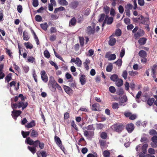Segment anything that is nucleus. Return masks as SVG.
Masks as SVG:
<instances>
[{
	"label": "nucleus",
	"mask_w": 157,
	"mask_h": 157,
	"mask_svg": "<svg viewBox=\"0 0 157 157\" xmlns=\"http://www.w3.org/2000/svg\"><path fill=\"white\" fill-rule=\"evenodd\" d=\"M57 83L55 82L54 78L51 76L50 78V80L49 82L48 85L49 87L52 91H54L56 90L55 88V86L56 85V83Z\"/></svg>",
	"instance_id": "nucleus-1"
},
{
	"label": "nucleus",
	"mask_w": 157,
	"mask_h": 157,
	"mask_svg": "<svg viewBox=\"0 0 157 157\" xmlns=\"http://www.w3.org/2000/svg\"><path fill=\"white\" fill-rule=\"evenodd\" d=\"M111 128L113 131L117 132H121L123 128V126L121 124H116L112 125Z\"/></svg>",
	"instance_id": "nucleus-2"
},
{
	"label": "nucleus",
	"mask_w": 157,
	"mask_h": 157,
	"mask_svg": "<svg viewBox=\"0 0 157 157\" xmlns=\"http://www.w3.org/2000/svg\"><path fill=\"white\" fill-rule=\"evenodd\" d=\"M95 25L94 24L92 25V26H88L86 29V32L89 34H93L95 33L94 26Z\"/></svg>",
	"instance_id": "nucleus-3"
},
{
	"label": "nucleus",
	"mask_w": 157,
	"mask_h": 157,
	"mask_svg": "<svg viewBox=\"0 0 157 157\" xmlns=\"http://www.w3.org/2000/svg\"><path fill=\"white\" fill-rule=\"evenodd\" d=\"M71 63H75L78 67H81L82 64V61L78 58H76V59L72 58L71 60Z\"/></svg>",
	"instance_id": "nucleus-4"
},
{
	"label": "nucleus",
	"mask_w": 157,
	"mask_h": 157,
	"mask_svg": "<svg viewBox=\"0 0 157 157\" xmlns=\"http://www.w3.org/2000/svg\"><path fill=\"white\" fill-rule=\"evenodd\" d=\"M113 21V18L112 17H108L107 16H106L105 19L104 21L103 26L106 23L108 25H110L112 23Z\"/></svg>",
	"instance_id": "nucleus-5"
},
{
	"label": "nucleus",
	"mask_w": 157,
	"mask_h": 157,
	"mask_svg": "<svg viewBox=\"0 0 157 157\" xmlns=\"http://www.w3.org/2000/svg\"><path fill=\"white\" fill-rule=\"evenodd\" d=\"M40 75L42 80L44 82H47L48 81V77L45 71H41Z\"/></svg>",
	"instance_id": "nucleus-6"
},
{
	"label": "nucleus",
	"mask_w": 157,
	"mask_h": 157,
	"mask_svg": "<svg viewBox=\"0 0 157 157\" xmlns=\"http://www.w3.org/2000/svg\"><path fill=\"white\" fill-rule=\"evenodd\" d=\"M20 110H13L12 111V116L13 118L16 120L17 117L21 113Z\"/></svg>",
	"instance_id": "nucleus-7"
},
{
	"label": "nucleus",
	"mask_w": 157,
	"mask_h": 157,
	"mask_svg": "<svg viewBox=\"0 0 157 157\" xmlns=\"http://www.w3.org/2000/svg\"><path fill=\"white\" fill-rule=\"evenodd\" d=\"M152 142L151 143L152 147H157V136H153L151 138Z\"/></svg>",
	"instance_id": "nucleus-8"
},
{
	"label": "nucleus",
	"mask_w": 157,
	"mask_h": 157,
	"mask_svg": "<svg viewBox=\"0 0 157 157\" xmlns=\"http://www.w3.org/2000/svg\"><path fill=\"white\" fill-rule=\"evenodd\" d=\"M105 57L108 59L109 60H114L116 58V55L115 54H110L109 53H108L105 54Z\"/></svg>",
	"instance_id": "nucleus-9"
},
{
	"label": "nucleus",
	"mask_w": 157,
	"mask_h": 157,
	"mask_svg": "<svg viewBox=\"0 0 157 157\" xmlns=\"http://www.w3.org/2000/svg\"><path fill=\"white\" fill-rule=\"evenodd\" d=\"M55 139L56 144L60 147V149H62V151H64L63 150V146L62 145L61 141L60 140V138L57 136H55Z\"/></svg>",
	"instance_id": "nucleus-10"
},
{
	"label": "nucleus",
	"mask_w": 157,
	"mask_h": 157,
	"mask_svg": "<svg viewBox=\"0 0 157 157\" xmlns=\"http://www.w3.org/2000/svg\"><path fill=\"white\" fill-rule=\"evenodd\" d=\"M126 128L128 132L131 133L134 129V125L132 123L128 124L126 125Z\"/></svg>",
	"instance_id": "nucleus-11"
},
{
	"label": "nucleus",
	"mask_w": 157,
	"mask_h": 157,
	"mask_svg": "<svg viewBox=\"0 0 157 157\" xmlns=\"http://www.w3.org/2000/svg\"><path fill=\"white\" fill-rule=\"evenodd\" d=\"M140 21V22L143 24H146L147 22L148 21V18H144L142 16H140V17L138 18L137 21Z\"/></svg>",
	"instance_id": "nucleus-12"
},
{
	"label": "nucleus",
	"mask_w": 157,
	"mask_h": 157,
	"mask_svg": "<svg viewBox=\"0 0 157 157\" xmlns=\"http://www.w3.org/2000/svg\"><path fill=\"white\" fill-rule=\"evenodd\" d=\"M157 68V66L156 65H154L151 67V75L154 78L155 77V73Z\"/></svg>",
	"instance_id": "nucleus-13"
},
{
	"label": "nucleus",
	"mask_w": 157,
	"mask_h": 157,
	"mask_svg": "<svg viewBox=\"0 0 157 157\" xmlns=\"http://www.w3.org/2000/svg\"><path fill=\"white\" fill-rule=\"evenodd\" d=\"M18 108L22 107V109L23 110L28 105V103L27 102H24L23 101H20L18 103Z\"/></svg>",
	"instance_id": "nucleus-14"
},
{
	"label": "nucleus",
	"mask_w": 157,
	"mask_h": 157,
	"mask_svg": "<svg viewBox=\"0 0 157 157\" xmlns=\"http://www.w3.org/2000/svg\"><path fill=\"white\" fill-rule=\"evenodd\" d=\"M144 34V31L140 29L139 30L137 33L135 34V36L136 38H138L140 36H143Z\"/></svg>",
	"instance_id": "nucleus-15"
},
{
	"label": "nucleus",
	"mask_w": 157,
	"mask_h": 157,
	"mask_svg": "<svg viewBox=\"0 0 157 157\" xmlns=\"http://www.w3.org/2000/svg\"><path fill=\"white\" fill-rule=\"evenodd\" d=\"M79 80L81 85H84L86 82L85 76L83 75H81L79 78Z\"/></svg>",
	"instance_id": "nucleus-16"
},
{
	"label": "nucleus",
	"mask_w": 157,
	"mask_h": 157,
	"mask_svg": "<svg viewBox=\"0 0 157 157\" xmlns=\"http://www.w3.org/2000/svg\"><path fill=\"white\" fill-rule=\"evenodd\" d=\"M116 42V40L115 38L112 37L111 36L109 37V44L111 46L114 45Z\"/></svg>",
	"instance_id": "nucleus-17"
},
{
	"label": "nucleus",
	"mask_w": 157,
	"mask_h": 157,
	"mask_svg": "<svg viewBox=\"0 0 157 157\" xmlns=\"http://www.w3.org/2000/svg\"><path fill=\"white\" fill-rule=\"evenodd\" d=\"M63 88L65 91L68 94H71L72 92V90L69 86H64Z\"/></svg>",
	"instance_id": "nucleus-18"
},
{
	"label": "nucleus",
	"mask_w": 157,
	"mask_h": 157,
	"mask_svg": "<svg viewBox=\"0 0 157 157\" xmlns=\"http://www.w3.org/2000/svg\"><path fill=\"white\" fill-rule=\"evenodd\" d=\"M138 54L140 57L142 58L146 57L147 56V54L146 52L143 50L140 51L139 52Z\"/></svg>",
	"instance_id": "nucleus-19"
},
{
	"label": "nucleus",
	"mask_w": 157,
	"mask_h": 157,
	"mask_svg": "<svg viewBox=\"0 0 157 157\" xmlns=\"http://www.w3.org/2000/svg\"><path fill=\"white\" fill-rule=\"evenodd\" d=\"M26 143L30 145L33 144L35 146V141H34L30 137H28L26 139L25 141Z\"/></svg>",
	"instance_id": "nucleus-20"
},
{
	"label": "nucleus",
	"mask_w": 157,
	"mask_h": 157,
	"mask_svg": "<svg viewBox=\"0 0 157 157\" xmlns=\"http://www.w3.org/2000/svg\"><path fill=\"white\" fill-rule=\"evenodd\" d=\"M39 145V147L42 149L44 148V144L43 143H40L39 140H36L35 141V146L36 147Z\"/></svg>",
	"instance_id": "nucleus-21"
},
{
	"label": "nucleus",
	"mask_w": 157,
	"mask_h": 157,
	"mask_svg": "<svg viewBox=\"0 0 157 157\" xmlns=\"http://www.w3.org/2000/svg\"><path fill=\"white\" fill-rule=\"evenodd\" d=\"M90 62V61L88 59H86L85 62L83 64L85 68L88 70L89 69V64Z\"/></svg>",
	"instance_id": "nucleus-22"
},
{
	"label": "nucleus",
	"mask_w": 157,
	"mask_h": 157,
	"mask_svg": "<svg viewBox=\"0 0 157 157\" xmlns=\"http://www.w3.org/2000/svg\"><path fill=\"white\" fill-rule=\"evenodd\" d=\"M30 131H31L30 134L31 136L33 137H36L38 136V133L35 130H31Z\"/></svg>",
	"instance_id": "nucleus-23"
},
{
	"label": "nucleus",
	"mask_w": 157,
	"mask_h": 157,
	"mask_svg": "<svg viewBox=\"0 0 157 157\" xmlns=\"http://www.w3.org/2000/svg\"><path fill=\"white\" fill-rule=\"evenodd\" d=\"M148 146L147 144H145L141 147L142 154H145L147 152V148Z\"/></svg>",
	"instance_id": "nucleus-24"
},
{
	"label": "nucleus",
	"mask_w": 157,
	"mask_h": 157,
	"mask_svg": "<svg viewBox=\"0 0 157 157\" xmlns=\"http://www.w3.org/2000/svg\"><path fill=\"white\" fill-rule=\"evenodd\" d=\"M58 3L61 6H67L68 3L66 0H58Z\"/></svg>",
	"instance_id": "nucleus-25"
},
{
	"label": "nucleus",
	"mask_w": 157,
	"mask_h": 157,
	"mask_svg": "<svg viewBox=\"0 0 157 157\" xmlns=\"http://www.w3.org/2000/svg\"><path fill=\"white\" fill-rule=\"evenodd\" d=\"M123 84V81L121 79H118L116 81V84L118 87L121 86Z\"/></svg>",
	"instance_id": "nucleus-26"
},
{
	"label": "nucleus",
	"mask_w": 157,
	"mask_h": 157,
	"mask_svg": "<svg viewBox=\"0 0 157 157\" xmlns=\"http://www.w3.org/2000/svg\"><path fill=\"white\" fill-rule=\"evenodd\" d=\"M84 135L85 136L88 138L90 136H93V133L90 131L85 130L84 131Z\"/></svg>",
	"instance_id": "nucleus-27"
},
{
	"label": "nucleus",
	"mask_w": 157,
	"mask_h": 157,
	"mask_svg": "<svg viewBox=\"0 0 157 157\" xmlns=\"http://www.w3.org/2000/svg\"><path fill=\"white\" fill-rule=\"evenodd\" d=\"M83 130L87 129L91 130H94L95 128L93 127V125H90L87 127H83L82 128Z\"/></svg>",
	"instance_id": "nucleus-28"
},
{
	"label": "nucleus",
	"mask_w": 157,
	"mask_h": 157,
	"mask_svg": "<svg viewBox=\"0 0 157 157\" xmlns=\"http://www.w3.org/2000/svg\"><path fill=\"white\" fill-rule=\"evenodd\" d=\"M146 39L144 37L140 38L138 40V42L140 45H144L146 43Z\"/></svg>",
	"instance_id": "nucleus-29"
},
{
	"label": "nucleus",
	"mask_w": 157,
	"mask_h": 157,
	"mask_svg": "<svg viewBox=\"0 0 157 157\" xmlns=\"http://www.w3.org/2000/svg\"><path fill=\"white\" fill-rule=\"evenodd\" d=\"M12 74L9 73L5 77V82H7L8 83L11 80L12 78Z\"/></svg>",
	"instance_id": "nucleus-30"
},
{
	"label": "nucleus",
	"mask_w": 157,
	"mask_h": 157,
	"mask_svg": "<svg viewBox=\"0 0 157 157\" xmlns=\"http://www.w3.org/2000/svg\"><path fill=\"white\" fill-rule=\"evenodd\" d=\"M3 65L0 64V79L3 78L5 76L4 74L2 72V70L3 68Z\"/></svg>",
	"instance_id": "nucleus-31"
},
{
	"label": "nucleus",
	"mask_w": 157,
	"mask_h": 157,
	"mask_svg": "<svg viewBox=\"0 0 157 157\" xmlns=\"http://www.w3.org/2000/svg\"><path fill=\"white\" fill-rule=\"evenodd\" d=\"M100 107L98 104H94L92 105V109L93 110H98L99 109Z\"/></svg>",
	"instance_id": "nucleus-32"
},
{
	"label": "nucleus",
	"mask_w": 157,
	"mask_h": 157,
	"mask_svg": "<svg viewBox=\"0 0 157 157\" xmlns=\"http://www.w3.org/2000/svg\"><path fill=\"white\" fill-rule=\"evenodd\" d=\"M35 124L34 121H33L30 123L25 125V127L28 128H32L35 126Z\"/></svg>",
	"instance_id": "nucleus-33"
},
{
	"label": "nucleus",
	"mask_w": 157,
	"mask_h": 157,
	"mask_svg": "<svg viewBox=\"0 0 157 157\" xmlns=\"http://www.w3.org/2000/svg\"><path fill=\"white\" fill-rule=\"evenodd\" d=\"M40 26L41 28L44 30L46 31L47 30L48 27V25L46 22L41 24Z\"/></svg>",
	"instance_id": "nucleus-34"
},
{
	"label": "nucleus",
	"mask_w": 157,
	"mask_h": 157,
	"mask_svg": "<svg viewBox=\"0 0 157 157\" xmlns=\"http://www.w3.org/2000/svg\"><path fill=\"white\" fill-rule=\"evenodd\" d=\"M36 147L34 146V147H30L28 146V148L29 150L33 154H34L36 152Z\"/></svg>",
	"instance_id": "nucleus-35"
},
{
	"label": "nucleus",
	"mask_w": 157,
	"mask_h": 157,
	"mask_svg": "<svg viewBox=\"0 0 157 157\" xmlns=\"http://www.w3.org/2000/svg\"><path fill=\"white\" fill-rule=\"evenodd\" d=\"M23 38L24 40H28L29 38L27 32L24 31L23 34Z\"/></svg>",
	"instance_id": "nucleus-36"
},
{
	"label": "nucleus",
	"mask_w": 157,
	"mask_h": 157,
	"mask_svg": "<svg viewBox=\"0 0 157 157\" xmlns=\"http://www.w3.org/2000/svg\"><path fill=\"white\" fill-rule=\"evenodd\" d=\"M112 69L113 65L111 63H110L107 66L106 70L107 72H110L112 70Z\"/></svg>",
	"instance_id": "nucleus-37"
},
{
	"label": "nucleus",
	"mask_w": 157,
	"mask_h": 157,
	"mask_svg": "<svg viewBox=\"0 0 157 157\" xmlns=\"http://www.w3.org/2000/svg\"><path fill=\"white\" fill-rule=\"evenodd\" d=\"M76 23V20L75 17L72 18L69 22V25L71 26L74 25Z\"/></svg>",
	"instance_id": "nucleus-38"
},
{
	"label": "nucleus",
	"mask_w": 157,
	"mask_h": 157,
	"mask_svg": "<svg viewBox=\"0 0 157 157\" xmlns=\"http://www.w3.org/2000/svg\"><path fill=\"white\" fill-rule=\"evenodd\" d=\"M118 78V76L116 74L112 75L110 77V79L113 81H116Z\"/></svg>",
	"instance_id": "nucleus-39"
},
{
	"label": "nucleus",
	"mask_w": 157,
	"mask_h": 157,
	"mask_svg": "<svg viewBox=\"0 0 157 157\" xmlns=\"http://www.w3.org/2000/svg\"><path fill=\"white\" fill-rule=\"evenodd\" d=\"M103 155L104 157H109L110 152L109 151L105 150L103 152Z\"/></svg>",
	"instance_id": "nucleus-40"
},
{
	"label": "nucleus",
	"mask_w": 157,
	"mask_h": 157,
	"mask_svg": "<svg viewBox=\"0 0 157 157\" xmlns=\"http://www.w3.org/2000/svg\"><path fill=\"white\" fill-rule=\"evenodd\" d=\"M24 45L27 49H32L33 48V46L32 44L29 43H25Z\"/></svg>",
	"instance_id": "nucleus-41"
},
{
	"label": "nucleus",
	"mask_w": 157,
	"mask_h": 157,
	"mask_svg": "<svg viewBox=\"0 0 157 157\" xmlns=\"http://www.w3.org/2000/svg\"><path fill=\"white\" fill-rule=\"evenodd\" d=\"M154 101V99L153 98H150L147 101V103L149 105L151 106L152 105Z\"/></svg>",
	"instance_id": "nucleus-42"
},
{
	"label": "nucleus",
	"mask_w": 157,
	"mask_h": 157,
	"mask_svg": "<svg viewBox=\"0 0 157 157\" xmlns=\"http://www.w3.org/2000/svg\"><path fill=\"white\" fill-rule=\"evenodd\" d=\"M22 68L24 70V71L26 73H27L29 71V67L28 66L25 65L22 66Z\"/></svg>",
	"instance_id": "nucleus-43"
},
{
	"label": "nucleus",
	"mask_w": 157,
	"mask_h": 157,
	"mask_svg": "<svg viewBox=\"0 0 157 157\" xmlns=\"http://www.w3.org/2000/svg\"><path fill=\"white\" fill-rule=\"evenodd\" d=\"M30 133L29 132H25L23 131H21V134L24 138H25L27 136L29 135Z\"/></svg>",
	"instance_id": "nucleus-44"
},
{
	"label": "nucleus",
	"mask_w": 157,
	"mask_h": 157,
	"mask_svg": "<svg viewBox=\"0 0 157 157\" xmlns=\"http://www.w3.org/2000/svg\"><path fill=\"white\" fill-rule=\"evenodd\" d=\"M125 53V50L124 49L122 48L120 53V57L122 58L124 56Z\"/></svg>",
	"instance_id": "nucleus-45"
},
{
	"label": "nucleus",
	"mask_w": 157,
	"mask_h": 157,
	"mask_svg": "<svg viewBox=\"0 0 157 157\" xmlns=\"http://www.w3.org/2000/svg\"><path fill=\"white\" fill-rule=\"evenodd\" d=\"M119 107V105L118 103L114 102L112 105V107L113 109H117Z\"/></svg>",
	"instance_id": "nucleus-46"
},
{
	"label": "nucleus",
	"mask_w": 157,
	"mask_h": 157,
	"mask_svg": "<svg viewBox=\"0 0 157 157\" xmlns=\"http://www.w3.org/2000/svg\"><path fill=\"white\" fill-rule=\"evenodd\" d=\"M44 53V56L46 58H48L50 57V55L49 52L47 50H45Z\"/></svg>",
	"instance_id": "nucleus-47"
},
{
	"label": "nucleus",
	"mask_w": 157,
	"mask_h": 157,
	"mask_svg": "<svg viewBox=\"0 0 157 157\" xmlns=\"http://www.w3.org/2000/svg\"><path fill=\"white\" fill-rule=\"evenodd\" d=\"M105 15L104 13L101 14L99 17L98 21L99 22H102L105 18Z\"/></svg>",
	"instance_id": "nucleus-48"
},
{
	"label": "nucleus",
	"mask_w": 157,
	"mask_h": 157,
	"mask_svg": "<svg viewBox=\"0 0 157 157\" xmlns=\"http://www.w3.org/2000/svg\"><path fill=\"white\" fill-rule=\"evenodd\" d=\"M121 30L119 29H117L115 31V35L117 36H120L121 34Z\"/></svg>",
	"instance_id": "nucleus-49"
},
{
	"label": "nucleus",
	"mask_w": 157,
	"mask_h": 157,
	"mask_svg": "<svg viewBox=\"0 0 157 157\" xmlns=\"http://www.w3.org/2000/svg\"><path fill=\"white\" fill-rule=\"evenodd\" d=\"M148 152L150 154L154 155L155 154V150L152 148H149L148 150Z\"/></svg>",
	"instance_id": "nucleus-50"
},
{
	"label": "nucleus",
	"mask_w": 157,
	"mask_h": 157,
	"mask_svg": "<svg viewBox=\"0 0 157 157\" xmlns=\"http://www.w3.org/2000/svg\"><path fill=\"white\" fill-rule=\"evenodd\" d=\"M53 50L54 52L55 55L56 56L58 59H60V60H62V61L64 62V61L63 60V58L61 56H60L58 54H57L56 52L54 49H53Z\"/></svg>",
	"instance_id": "nucleus-51"
},
{
	"label": "nucleus",
	"mask_w": 157,
	"mask_h": 157,
	"mask_svg": "<svg viewBox=\"0 0 157 157\" xmlns=\"http://www.w3.org/2000/svg\"><path fill=\"white\" fill-rule=\"evenodd\" d=\"M35 60V58L33 56H30L28 57V60L29 62L33 63Z\"/></svg>",
	"instance_id": "nucleus-52"
},
{
	"label": "nucleus",
	"mask_w": 157,
	"mask_h": 157,
	"mask_svg": "<svg viewBox=\"0 0 157 157\" xmlns=\"http://www.w3.org/2000/svg\"><path fill=\"white\" fill-rule=\"evenodd\" d=\"M33 5L35 7H37L38 5V2L37 0H33Z\"/></svg>",
	"instance_id": "nucleus-53"
},
{
	"label": "nucleus",
	"mask_w": 157,
	"mask_h": 157,
	"mask_svg": "<svg viewBox=\"0 0 157 157\" xmlns=\"http://www.w3.org/2000/svg\"><path fill=\"white\" fill-rule=\"evenodd\" d=\"M127 71H124L123 72L122 75L125 79H126L127 78Z\"/></svg>",
	"instance_id": "nucleus-54"
},
{
	"label": "nucleus",
	"mask_w": 157,
	"mask_h": 157,
	"mask_svg": "<svg viewBox=\"0 0 157 157\" xmlns=\"http://www.w3.org/2000/svg\"><path fill=\"white\" fill-rule=\"evenodd\" d=\"M115 63H116L118 66H121L122 63V60L121 59H119L115 62Z\"/></svg>",
	"instance_id": "nucleus-55"
},
{
	"label": "nucleus",
	"mask_w": 157,
	"mask_h": 157,
	"mask_svg": "<svg viewBox=\"0 0 157 157\" xmlns=\"http://www.w3.org/2000/svg\"><path fill=\"white\" fill-rule=\"evenodd\" d=\"M109 91L112 93H114L116 91L115 87L113 86H111L109 88Z\"/></svg>",
	"instance_id": "nucleus-56"
},
{
	"label": "nucleus",
	"mask_w": 157,
	"mask_h": 157,
	"mask_svg": "<svg viewBox=\"0 0 157 157\" xmlns=\"http://www.w3.org/2000/svg\"><path fill=\"white\" fill-rule=\"evenodd\" d=\"M41 17L39 15H37L35 16V20H36L38 22H40L42 20Z\"/></svg>",
	"instance_id": "nucleus-57"
},
{
	"label": "nucleus",
	"mask_w": 157,
	"mask_h": 157,
	"mask_svg": "<svg viewBox=\"0 0 157 157\" xmlns=\"http://www.w3.org/2000/svg\"><path fill=\"white\" fill-rule=\"evenodd\" d=\"M107 136V134L105 132H102L101 134V137L103 139H105Z\"/></svg>",
	"instance_id": "nucleus-58"
},
{
	"label": "nucleus",
	"mask_w": 157,
	"mask_h": 157,
	"mask_svg": "<svg viewBox=\"0 0 157 157\" xmlns=\"http://www.w3.org/2000/svg\"><path fill=\"white\" fill-rule=\"evenodd\" d=\"M133 6L132 5L130 4H128L126 5L125 6V8L126 9L128 10H131L132 9V8Z\"/></svg>",
	"instance_id": "nucleus-59"
},
{
	"label": "nucleus",
	"mask_w": 157,
	"mask_h": 157,
	"mask_svg": "<svg viewBox=\"0 0 157 157\" xmlns=\"http://www.w3.org/2000/svg\"><path fill=\"white\" fill-rule=\"evenodd\" d=\"M149 133L150 135H154L157 134V132L154 129H152L149 132Z\"/></svg>",
	"instance_id": "nucleus-60"
},
{
	"label": "nucleus",
	"mask_w": 157,
	"mask_h": 157,
	"mask_svg": "<svg viewBox=\"0 0 157 157\" xmlns=\"http://www.w3.org/2000/svg\"><path fill=\"white\" fill-rule=\"evenodd\" d=\"M127 98L126 96H123L120 99V101L121 103H124L126 101Z\"/></svg>",
	"instance_id": "nucleus-61"
},
{
	"label": "nucleus",
	"mask_w": 157,
	"mask_h": 157,
	"mask_svg": "<svg viewBox=\"0 0 157 157\" xmlns=\"http://www.w3.org/2000/svg\"><path fill=\"white\" fill-rule=\"evenodd\" d=\"M79 39L80 44L82 46H83V45L84 44V38L83 37H79Z\"/></svg>",
	"instance_id": "nucleus-62"
},
{
	"label": "nucleus",
	"mask_w": 157,
	"mask_h": 157,
	"mask_svg": "<svg viewBox=\"0 0 157 157\" xmlns=\"http://www.w3.org/2000/svg\"><path fill=\"white\" fill-rule=\"evenodd\" d=\"M124 93L123 90L122 89L120 88L117 91V94L119 95H121Z\"/></svg>",
	"instance_id": "nucleus-63"
},
{
	"label": "nucleus",
	"mask_w": 157,
	"mask_h": 157,
	"mask_svg": "<svg viewBox=\"0 0 157 157\" xmlns=\"http://www.w3.org/2000/svg\"><path fill=\"white\" fill-rule=\"evenodd\" d=\"M138 4L141 6H143L144 4V0H138Z\"/></svg>",
	"instance_id": "nucleus-64"
}]
</instances>
